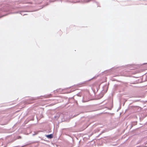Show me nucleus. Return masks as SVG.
<instances>
[{"label":"nucleus","instance_id":"nucleus-1","mask_svg":"<svg viewBox=\"0 0 147 147\" xmlns=\"http://www.w3.org/2000/svg\"><path fill=\"white\" fill-rule=\"evenodd\" d=\"M47 137L48 138H51L53 137V136L52 134H51L47 136Z\"/></svg>","mask_w":147,"mask_h":147}]
</instances>
